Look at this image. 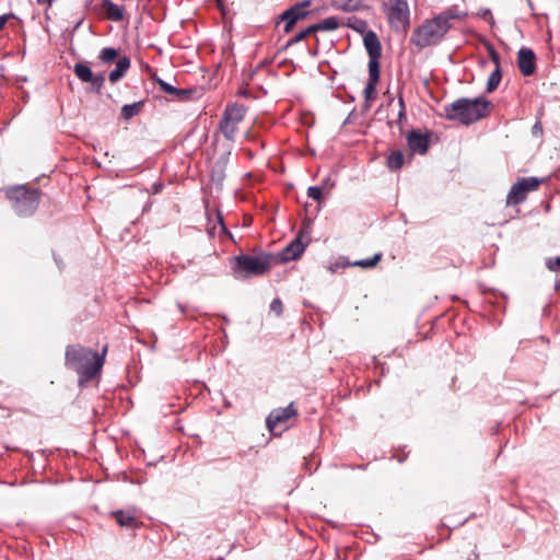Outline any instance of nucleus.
<instances>
[{
    "label": "nucleus",
    "mask_w": 560,
    "mask_h": 560,
    "mask_svg": "<svg viewBox=\"0 0 560 560\" xmlns=\"http://www.w3.org/2000/svg\"><path fill=\"white\" fill-rule=\"evenodd\" d=\"M106 351L107 347L98 354L80 345L69 346L66 350V365L79 374V384L82 385L100 374Z\"/></svg>",
    "instance_id": "obj_1"
},
{
    "label": "nucleus",
    "mask_w": 560,
    "mask_h": 560,
    "mask_svg": "<svg viewBox=\"0 0 560 560\" xmlns=\"http://www.w3.org/2000/svg\"><path fill=\"white\" fill-rule=\"evenodd\" d=\"M455 19H458L457 14L452 10H445L432 19L424 20L413 30L410 43L419 49L439 45L452 28Z\"/></svg>",
    "instance_id": "obj_2"
},
{
    "label": "nucleus",
    "mask_w": 560,
    "mask_h": 560,
    "mask_svg": "<svg viewBox=\"0 0 560 560\" xmlns=\"http://www.w3.org/2000/svg\"><path fill=\"white\" fill-rule=\"evenodd\" d=\"M493 105L483 96L475 98L459 97L451 104L444 105L443 116L450 121H458L464 126H470L491 113Z\"/></svg>",
    "instance_id": "obj_3"
},
{
    "label": "nucleus",
    "mask_w": 560,
    "mask_h": 560,
    "mask_svg": "<svg viewBox=\"0 0 560 560\" xmlns=\"http://www.w3.org/2000/svg\"><path fill=\"white\" fill-rule=\"evenodd\" d=\"M364 47L369 54V80L363 90L365 105L375 101L376 85L380 81V58L382 56V46L378 37L373 31H368L363 37Z\"/></svg>",
    "instance_id": "obj_4"
},
{
    "label": "nucleus",
    "mask_w": 560,
    "mask_h": 560,
    "mask_svg": "<svg viewBox=\"0 0 560 560\" xmlns=\"http://www.w3.org/2000/svg\"><path fill=\"white\" fill-rule=\"evenodd\" d=\"M276 260L275 256L261 253L259 255H240L233 258L235 278L246 279L267 272Z\"/></svg>",
    "instance_id": "obj_5"
},
{
    "label": "nucleus",
    "mask_w": 560,
    "mask_h": 560,
    "mask_svg": "<svg viewBox=\"0 0 560 560\" xmlns=\"http://www.w3.org/2000/svg\"><path fill=\"white\" fill-rule=\"evenodd\" d=\"M410 15L408 0H390L387 3V23L401 38L407 36L410 28Z\"/></svg>",
    "instance_id": "obj_6"
},
{
    "label": "nucleus",
    "mask_w": 560,
    "mask_h": 560,
    "mask_svg": "<svg viewBox=\"0 0 560 560\" xmlns=\"http://www.w3.org/2000/svg\"><path fill=\"white\" fill-rule=\"evenodd\" d=\"M7 195L13 201L14 211L19 215L32 214L39 202L38 191L36 189H26L24 186L11 188Z\"/></svg>",
    "instance_id": "obj_7"
},
{
    "label": "nucleus",
    "mask_w": 560,
    "mask_h": 560,
    "mask_svg": "<svg viewBox=\"0 0 560 560\" xmlns=\"http://www.w3.org/2000/svg\"><path fill=\"white\" fill-rule=\"evenodd\" d=\"M246 112L247 108L237 103L229 104L225 107L219 124V129L226 140L234 141L238 125L243 121Z\"/></svg>",
    "instance_id": "obj_8"
},
{
    "label": "nucleus",
    "mask_w": 560,
    "mask_h": 560,
    "mask_svg": "<svg viewBox=\"0 0 560 560\" xmlns=\"http://www.w3.org/2000/svg\"><path fill=\"white\" fill-rule=\"evenodd\" d=\"M545 178L538 177H522L518 178L515 184L512 185L508 196L506 203L509 206H516L522 203L529 191L536 190Z\"/></svg>",
    "instance_id": "obj_9"
},
{
    "label": "nucleus",
    "mask_w": 560,
    "mask_h": 560,
    "mask_svg": "<svg viewBox=\"0 0 560 560\" xmlns=\"http://www.w3.org/2000/svg\"><path fill=\"white\" fill-rule=\"evenodd\" d=\"M310 241V233L307 231H300L298 236L280 252L278 257H275L276 260L288 262L300 258Z\"/></svg>",
    "instance_id": "obj_10"
},
{
    "label": "nucleus",
    "mask_w": 560,
    "mask_h": 560,
    "mask_svg": "<svg viewBox=\"0 0 560 560\" xmlns=\"http://www.w3.org/2000/svg\"><path fill=\"white\" fill-rule=\"evenodd\" d=\"M311 4L310 0L296 3L285 10L280 16L279 20L284 22L283 31L284 33H290L293 26L301 20H304L307 16L306 8Z\"/></svg>",
    "instance_id": "obj_11"
},
{
    "label": "nucleus",
    "mask_w": 560,
    "mask_h": 560,
    "mask_svg": "<svg viewBox=\"0 0 560 560\" xmlns=\"http://www.w3.org/2000/svg\"><path fill=\"white\" fill-rule=\"evenodd\" d=\"M73 72L84 83H91V90L98 93L105 82L104 72L94 74L91 68L83 62H78L73 67Z\"/></svg>",
    "instance_id": "obj_12"
},
{
    "label": "nucleus",
    "mask_w": 560,
    "mask_h": 560,
    "mask_svg": "<svg viewBox=\"0 0 560 560\" xmlns=\"http://www.w3.org/2000/svg\"><path fill=\"white\" fill-rule=\"evenodd\" d=\"M298 413L293 402L284 408L273 409L266 419L267 428L270 432H275L279 425L285 424L291 418Z\"/></svg>",
    "instance_id": "obj_13"
},
{
    "label": "nucleus",
    "mask_w": 560,
    "mask_h": 560,
    "mask_svg": "<svg viewBox=\"0 0 560 560\" xmlns=\"http://www.w3.org/2000/svg\"><path fill=\"white\" fill-rule=\"evenodd\" d=\"M406 109L402 98L395 102L394 97L387 100V126L394 128L396 126L401 132L402 121H406Z\"/></svg>",
    "instance_id": "obj_14"
},
{
    "label": "nucleus",
    "mask_w": 560,
    "mask_h": 560,
    "mask_svg": "<svg viewBox=\"0 0 560 560\" xmlns=\"http://www.w3.org/2000/svg\"><path fill=\"white\" fill-rule=\"evenodd\" d=\"M431 132L421 133L412 129L407 135V143L412 153L425 154L430 148Z\"/></svg>",
    "instance_id": "obj_15"
},
{
    "label": "nucleus",
    "mask_w": 560,
    "mask_h": 560,
    "mask_svg": "<svg viewBox=\"0 0 560 560\" xmlns=\"http://www.w3.org/2000/svg\"><path fill=\"white\" fill-rule=\"evenodd\" d=\"M517 66L524 77H530L536 72V55L532 48L525 46L520 48Z\"/></svg>",
    "instance_id": "obj_16"
},
{
    "label": "nucleus",
    "mask_w": 560,
    "mask_h": 560,
    "mask_svg": "<svg viewBox=\"0 0 560 560\" xmlns=\"http://www.w3.org/2000/svg\"><path fill=\"white\" fill-rule=\"evenodd\" d=\"M114 518L116 520V522L122 526V527H137L139 522H138V514H137V510L136 509H132V510H128V511H122V510H118V511H115L112 513Z\"/></svg>",
    "instance_id": "obj_17"
},
{
    "label": "nucleus",
    "mask_w": 560,
    "mask_h": 560,
    "mask_svg": "<svg viewBox=\"0 0 560 560\" xmlns=\"http://www.w3.org/2000/svg\"><path fill=\"white\" fill-rule=\"evenodd\" d=\"M102 8L105 10L106 16L110 21L119 22L124 19V9L110 0H103Z\"/></svg>",
    "instance_id": "obj_18"
},
{
    "label": "nucleus",
    "mask_w": 560,
    "mask_h": 560,
    "mask_svg": "<svg viewBox=\"0 0 560 560\" xmlns=\"http://www.w3.org/2000/svg\"><path fill=\"white\" fill-rule=\"evenodd\" d=\"M130 67V59L128 57H121L116 62V67L114 70L109 72V81L112 83H116L119 81L127 72Z\"/></svg>",
    "instance_id": "obj_19"
},
{
    "label": "nucleus",
    "mask_w": 560,
    "mask_h": 560,
    "mask_svg": "<svg viewBox=\"0 0 560 560\" xmlns=\"http://www.w3.org/2000/svg\"><path fill=\"white\" fill-rule=\"evenodd\" d=\"M341 25V22L336 16H329L324 19L323 21L313 24L314 31H335Z\"/></svg>",
    "instance_id": "obj_20"
},
{
    "label": "nucleus",
    "mask_w": 560,
    "mask_h": 560,
    "mask_svg": "<svg viewBox=\"0 0 560 560\" xmlns=\"http://www.w3.org/2000/svg\"><path fill=\"white\" fill-rule=\"evenodd\" d=\"M332 5L345 12L358 11L362 7L359 0H334Z\"/></svg>",
    "instance_id": "obj_21"
},
{
    "label": "nucleus",
    "mask_w": 560,
    "mask_h": 560,
    "mask_svg": "<svg viewBox=\"0 0 560 560\" xmlns=\"http://www.w3.org/2000/svg\"><path fill=\"white\" fill-rule=\"evenodd\" d=\"M405 156L401 151H393L387 156V167L397 171L400 170L404 165Z\"/></svg>",
    "instance_id": "obj_22"
},
{
    "label": "nucleus",
    "mask_w": 560,
    "mask_h": 560,
    "mask_svg": "<svg viewBox=\"0 0 560 560\" xmlns=\"http://www.w3.org/2000/svg\"><path fill=\"white\" fill-rule=\"evenodd\" d=\"M502 79V72L501 68H495L490 77L488 78L487 85H486V92L492 93L499 86Z\"/></svg>",
    "instance_id": "obj_23"
},
{
    "label": "nucleus",
    "mask_w": 560,
    "mask_h": 560,
    "mask_svg": "<svg viewBox=\"0 0 560 560\" xmlns=\"http://www.w3.org/2000/svg\"><path fill=\"white\" fill-rule=\"evenodd\" d=\"M142 106V102H137L132 104H126L121 108V115L125 119H130L133 116L138 115Z\"/></svg>",
    "instance_id": "obj_24"
},
{
    "label": "nucleus",
    "mask_w": 560,
    "mask_h": 560,
    "mask_svg": "<svg viewBox=\"0 0 560 560\" xmlns=\"http://www.w3.org/2000/svg\"><path fill=\"white\" fill-rule=\"evenodd\" d=\"M382 259V253L375 254L372 258L354 261L352 265L364 269L374 267Z\"/></svg>",
    "instance_id": "obj_25"
},
{
    "label": "nucleus",
    "mask_w": 560,
    "mask_h": 560,
    "mask_svg": "<svg viewBox=\"0 0 560 560\" xmlns=\"http://www.w3.org/2000/svg\"><path fill=\"white\" fill-rule=\"evenodd\" d=\"M118 56V50L115 49V48H112V47H106V48H103L100 52V59L103 61V62H112L114 61Z\"/></svg>",
    "instance_id": "obj_26"
},
{
    "label": "nucleus",
    "mask_w": 560,
    "mask_h": 560,
    "mask_svg": "<svg viewBox=\"0 0 560 560\" xmlns=\"http://www.w3.org/2000/svg\"><path fill=\"white\" fill-rule=\"evenodd\" d=\"M347 25L361 34L368 32L366 22L358 18H349Z\"/></svg>",
    "instance_id": "obj_27"
},
{
    "label": "nucleus",
    "mask_w": 560,
    "mask_h": 560,
    "mask_svg": "<svg viewBox=\"0 0 560 560\" xmlns=\"http://www.w3.org/2000/svg\"><path fill=\"white\" fill-rule=\"evenodd\" d=\"M313 33H315L313 25L306 27L305 30L300 31L293 38H291L288 42V46H292V45H295V44L302 42L303 39H305L308 35H311Z\"/></svg>",
    "instance_id": "obj_28"
},
{
    "label": "nucleus",
    "mask_w": 560,
    "mask_h": 560,
    "mask_svg": "<svg viewBox=\"0 0 560 560\" xmlns=\"http://www.w3.org/2000/svg\"><path fill=\"white\" fill-rule=\"evenodd\" d=\"M546 267L550 271H560V256L547 258ZM559 282H560V279H559Z\"/></svg>",
    "instance_id": "obj_29"
},
{
    "label": "nucleus",
    "mask_w": 560,
    "mask_h": 560,
    "mask_svg": "<svg viewBox=\"0 0 560 560\" xmlns=\"http://www.w3.org/2000/svg\"><path fill=\"white\" fill-rule=\"evenodd\" d=\"M307 196L315 201H319L322 199V188L317 186L308 187Z\"/></svg>",
    "instance_id": "obj_30"
},
{
    "label": "nucleus",
    "mask_w": 560,
    "mask_h": 560,
    "mask_svg": "<svg viewBox=\"0 0 560 560\" xmlns=\"http://www.w3.org/2000/svg\"><path fill=\"white\" fill-rule=\"evenodd\" d=\"M160 88L167 94L175 96L177 92V88L171 85L170 83L160 80L159 81Z\"/></svg>",
    "instance_id": "obj_31"
},
{
    "label": "nucleus",
    "mask_w": 560,
    "mask_h": 560,
    "mask_svg": "<svg viewBox=\"0 0 560 560\" xmlns=\"http://www.w3.org/2000/svg\"><path fill=\"white\" fill-rule=\"evenodd\" d=\"M192 94V91L191 90H187V89H177V92L175 94V98H177L178 101H186L189 98V96Z\"/></svg>",
    "instance_id": "obj_32"
},
{
    "label": "nucleus",
    "mask_w": 560,
    "mask_h": 560,
    "mask_svg": "<svg viewBox=\"0 0 560 560\" xmlns=\"http://www.w3.org/2000/svg\"><path fill=\"white\" fill-rule=\"evenodd\" d=\"M270 308L277 315H280L282 313V302L279 299L273 300L270 304Z\"/></svg>",
    "instance_id": "obj_33"
},
{
    "label": "nucleus",
    "mask_w": 560,
    "mask_h": 560,
    "mask_svg": "<svg viewBox=\"0 0 560 560\" xmlns=\"http://www.w3.org/2000/svg\"><path fill=\"white\" fill-rule=\"evenodd\" d=\"M489 54H490L491 60L497 66L495 68H500V57L492 46L489 48Z\"/></svg>",
    "instance_id": "obj_34"
},
{
    "label": "nucleus",
    "mask_w": 560,
    "mask_h": 560,
    "mask_svg": "<svg viewBox=\"0 0 560 560\" xmlns=\"http://www.w3.org/2000/svg\"><path fill=\"white\" fill-rule=\"evenodd\" d=\"M479 15L485 19V20H489L491 23H493V16H492V13L489 9H481L480 12H479Z\"/></svg>",
    "instance_id": "obj_35"
},
{
    "label": "nucleus",
    "mask_w": 560,
    "mask_h": 560,
    "mask_svg": "<svg viewBox=\"0 0 560 560\" xmlns=\"http://www.w3.org/2000/svg\"><path fill=\"white\" fill-rule=\"evenodd\" d=\"M54 1H55V0H37V3H38L39 5L51 7V4H52V2H54Z\"/></svg>",
    "instance_id": "obj_36"
},
{
    "label": "nucleus",
    "mask_w": 560,
    "mask_h": 560,
    "mask_svg": "<svg viewBox=\"0 0 560 560\" xmlns=\"http://www.w3.org/2000/svg\"><path fill=\"white\" fill-rule=\"evenodd\" d=\"M7 21H8L7 15H0V30H2V28H3V26H4V25H5V23H7Z\"/></svg>",
    "instance_id": "obj_37"
},
{
    "label": "nucleus",
    "mask_w": 560,
    "mask_h": 560,
    "mask_svg": "<svg viewBox=\"0 0 560 560\" xmlns=\"http://www.w3.org/2000/svg\"><path fill=\"white\" fill-rule=\"evenodd\" d=\"M538 129H539V130H541V128H540L539 124H538V122H536V124H535V126L533 127V133L535 135V133H536V131H538Z\"/></svg>",
    "instance_id": "obj_38"
}]
</instances>
